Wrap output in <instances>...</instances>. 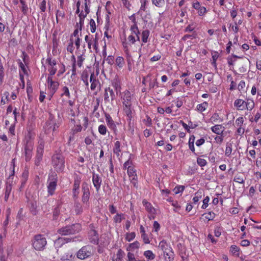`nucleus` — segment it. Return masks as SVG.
<instances>
[{"label":"nucleus","instance_id":"6e6d98bb","mask_svg":"<svg viewBox=\"0 0 261 261\" xmlns=\"http://www.w3.org/2000/svg\"><path fill=\"white\" fill-rule=\"evenodd\" d=\"M98 132L101 135H105L107 132V128L105 125L101 124L98 126Z\"/></svg>","mask_w":261,"mask_h":261},{"label":"nucleus","instance_id":"423d86ee","mask_svg":"<svg viewBox=\"0 0 261 261\" xmlns=\"http://www.w3.org/2000/svg\"><path fill=\"white\" fill-rule=\"evenodd\" d=\"M46 243V238L43 235L38 234L34 237L32 245L35 250L40 251L44 249Z\"/></svg>","mask_w":261,"mask_h":261},{"label":"nucleus","instance_id":"f03ea898","mask_svg":"<svg viewBox=\"0 0 261 261\" xmlns=\"http://www.w3.org/2000/svg\"><path fill=\"white\" fill-rule=\"evenodd\" d=\"M90 0H79L76 3V13L79 14L80 30L82 29V27L84 25L85 18L90 12Z\"/></svg>","mask_w":261,"mask_h":261},{"label":"nucleus","instance_id":"338daca9","mask_svg":"<svg viewBox=\"0 0 261 261\" xmlns=\"http://www.w3.org/2000/svg\"><path fill=\"white\" fill-rule=\"evenodd\" d=\"M198 13L199 16L204 15L206 12V9L204 7H198Z\"/></svg>","mask_w":261,"mask_h":261},{"label":"nucleus","instance_id":"603ef678","mask_svg":"<svg viewBox=\"0 0 261 261\" xmlns=\"http://www.w3.org/2000/svg\"><path fill=\"white\" fill-rule=\"evenodd\" d=\"M185 190V186H176L173 189V191L174 192L175 194H179L180 193H182V192Z\"/></svg>","mask_w":261,"mask_h":261},{"label":"nucleus","instance_id":"0e129e2a","mask_svg":"<svg viewBox=\"0 0 261 261\" xmlns=\"http://www.w3.org/2000/svg\"><path fill=\"white\" fill-rule=\"evenodd\" d=\"M210 201V197L208 196H206L203 200V204L201 206V208L205 209L208 205V202Z\"/></svg>","mask_w":261,"mask_h":261},{"label":"nucleus","instance_id":"c03bdc74","mask_svg":"<svg viewBox=\"0 0 261 261\" xmlns=\"http://www.w3.org/2000/svg\"><path fill=\"white\" fill-rule=\"evenodd\" d=\"M71 60L72 61V74L75 75L76 74V59L75 56L72 55L71 56Z\"/></svg>","mask_w":261,"mask_h":261},{"label":"nucleus","instance_id":"2eb2a0df","mask_svg":"<svg viewBox=\"0 0 261 261\" xmlns=\"http://www.w3.org/2000/svg\"><path fill=\"white\" fill-rule=\"evenodd\" d=\"M43 128L46 134H49L56 129V125L55 122L53 120H48L45 124Z\"/></svg>","mask_w":261,"mask_h":261},{"label":"nucleus","instance_id":"de8ad7c7","mask_svg":"<svg viewBox=\"0 0 261 261\" xmlns=\"http://www.w3.org/2000/svg\"><path fill=\"white\" fill-rule=\"evenodd\" d=\"M244 122V118L243 117H239L236 120L235 125L236 127L243 126Z\"/></svg>","mask_w":261,"mask_h":261},{"label":"nucleus","instance_id":"f704fd0d","mask_svg":"<svg viewBox=\"0 0 261 261\" xmlns=\"http://www.w3.org/2000/svg\"><path fill=\"white\" fill-rule=\"evenodd\" d=\"M73 43H74V41H73V38L72 37H70L69 41L67 46L66 49L68 52H69L70 53L72 54H73V51L74 49V47L73 46Z\"/></svg>","mask_w":261,"mask_h":261},{"label":"nucleus","instance_id":"4be33fe9","mask_svg":"<svg viewBox=\"0 0 261 261\" xmlns=\"http://www.w3.org/2000/svg\"><path fill=\"white\" fill-rule=\"evenodd\" d=\"M245 101L242 99H237L234 102V106L238 110H243L245 109Z\"/></svg>","mask_w":261,"mask_h":261},{"label":"nucleus","instance_id":"58836bf2","mask_svg":"<svg viewBox=\"0 0 261 261\" xmlns=\"http://www.w3.org/2000/svg\"><path fill=\"white\" fill-rule=\"evenodd\" d=\"M210 120L213 123L222 121V119L220 118L219 115L217 113H214L211 117Z\"/></svg>","mask_w":261,"mask_h":261},{"label":"nucleus","instance_id":"cd10ccee","mask_svg":"<svg viewBox=\"0 0 261 261\" xmlns=\"http://www.w3.org/2000/svg\"><path fill=\"white\" fill-rule=\"evenodd\" d=\"M150 32L148 30H143L141 33V40L142 42L146 43L148 41Z\"/></svg>","mask_w":261,"mask_h":261},{"label":"nucleus","instance_id":"a878e982","mask_svg":"<svg viewBox=\"0 0 261 261\" xmlns=\"http://www.w3.org/2000/svg\"><path fill=\"white\" fill-rule=\"evenodd\" d=\"M112 84L113 87L115 88L117 93L120 91V81L118 77H115L114 79V80L112 81Z\"/></svg>","mask_w":261,"mask_h":261},{"label":"nucleus","instance_id":"6ab92c4d","mask_svg":"<svg viewBox=\"0 0 261 261\" xmlns=\"http://www.w3.org/2000/svg\"><path fill=\"white\" fill-rule=\"evenodd\" d=\"M140 231L141 233V238L143 240V242L146 244H149L150 241L148 236L146 233L144 227L142 225H141L140 227Z\"/></svg>","mask_w":261,"mask_h":261},{"label":"nucleus","instance_id":"ea45409f","mask_svg":"<svg viewBox=\"0 0 261 261\" xmlns=\"http://www.w3.org/2000/svg\"><path fill=\"white\" fill-rule=\"evenodd\" d=\"M81 39L80 38L79 36H77L76 38L74 43L76 46V54L79 55V53H81L82 51L80 50V47L81 45Z\"/></svg>","mask_w":261,"mask_h":261},{"label":"nucleus","instance_id":"09e8293b","mask_svg":"<svg viewBox=\"0 0 261 261\" xmlns=\"http://www.w3.org/2000/svg\"><path fill=\"white\" fill-rule=\"evenodd\" d=\"M232 152V145L230 143H227L225 149V155L227 156H229Z\"/></svg>","mask_w":261,"mask_h":261},{"label":"nucleus","instance_id":"72a5a7b5","mask_svg":"<svg viewBox=\"0 0 261 261\" xmlns=\"http://www.w3.org/2000/svg\"><path fill=\"white\" fill-rule=\"evenodd\" d=\"M144 256L148 259L153 260L155 258V255L151 250H147L144 252Z\"/></svg>","mask_w":261,"mask_h":261},{"label":"nucleus","instance_id":"052dcab7","mask_svg":"<svg viewBox=\"0 0 261 261\" xmlns=\"http://www.w3.org/2000/svg\"><path fill=\"white\" fill-rule=\"evenodd\" d=\"M234 181L239 184H243L244 182L243 177L241 175H237L235 176Z\"/></svg>","mask_w":261,"mask_h":261},{"label":"nucleus","instance_id":"69168bd1","mask_svg":"<svg viewBox=\"0 0 261 261\" xmlns=\"http://www.w3.org/2000/svg\"><path fill=\"white\" fill-rule=\"evenodd\" d=\"M106 121L107 122V124L110 127L113 128L115 126L114 121L112 120V119L110 117H107Z\"/></svg>","mask_w":261,"mask_h":261},{"label":"nucleus","instance_id":"8fccbe9b","mask_svg":"<svg viewBox=\"0 0 261 261\" xmlns=\"http://www.w3.org/2000/svg\"><path fill=\"white\" fill-rule=\"evenodd\" d=\"M123 216V214H117L114 217V221L116 223H120L124 218Z\"/></svg>","mask_w":261,"mask_h":261},{"label":"nucleus","instance_id":"4468645a","mask_svg":"<svg viewBox=\"0 0 261 261\" xmlns=\"http://www.w3.org/2000/svg\"><path fill=\"white\" fill-rule=\"evenodd\" d=\"M57 180L56 178H53L52 179L49 178L47 181V192L48 195H53L54 194L55 191L56 189Z\"/></svg>","mask_w":261,"mask_h":261},{"label":"nucleus","instance_id":"b1692460","mask_svg":"<svg viewBox=\"0 0 261 261\" xmlns=\"http://www.w3.org/2000/svg\"><path fill=\"white\" fill-rule=\"evenodd\" d=\"M120 146H121V143H120V141H116L114 143V145L113 147V150L114 153H115L117 155V157H119L120 156V153L121 152V149Z\"/></svg>","mask_w":261,"mask_h":261},{"label":"nucleus","instance_id":"864d4df0","mask_svg":"<svg viewBox=\"0 0 261 261\" xmlns=\"http://www.w3.org/2000/svg\"><path fill=\"white\" fill-rule=\"evenodd\" d=\"M136 237V234L134 232H132L130 233H127L125 237V239L128 242L132 241L133 239H135Z\"/></svg>","mask_w":261,"mask_h":261},{"label":"nucleus","instance_id":"9d476101","mask_svg":"<svg viewBox=\"0 0 261 261\" xmlns=\"http://www.w3.org/2000/svg\"><path fill=\"white\" fill-rule=\"evenodd\" d=\"M98 38L97 34L95 35V37H89L88 35H86L85 37V40L87 43L88 48L91 50L92 48L96 50L98 47Z\"/></svg>","mask_w":261,"mask_h":261},{"label":"nucleus","instance_id":"1a4fd4ad","mask_svg":"<svg viewBox=\"0 0 261 261\" xmlns=\"http://www.w3.org/2000/svg\"><path fill=\"white\" fill-rule=\"evenodd\" d=\"M93 253V249L91 246H85L83 247L76 254L77 258L81 259H84L90 257Z\"/></svg>","mask_w":261,"mask_h":261},{"label":"nucleus","instance_id":"473e14b6","mask_svg":"<svg viewBox=\"0 0 261 261\" xmlns=\"http://www.w3.org/2000/svg\"><path fill=\"white\" fill-rule=\"evenodd\" d=\"M254 107V102L252 99H247L245 103V109L251 111Z\"/></svg>","mask_w":261,"mask_h":261},{"label":"nucleus","instance_id":"2f4dec72","mask_svg":"<svg viewBox=\"0 0 261 261\" xmlns=\"http://www.w3.org/2000/svg\"><path fill=\"white\" fill-rule=\"evenodd\" d=\"M208 107V103L206 101H204L200 104H198L196 107V110L199 112H203Z\"/></svg>","mask_w":261,"mask_h":261},{"label":"nucleus","instance_id":"49530a36","mask_svg":"<svg viewBox=\"0 0 261 261\" xmlns=\"http://www.w3.org/2000/svg\"><path fill=\"white\" fill-rule=\"evenodd\" d=\"M116 62L119 68H122L124 64V60L122 57H118L116 58Z\"/></svg>","mask_w":261,"mask_h":261},{"label":"nucleus","instance_id":"f3484780","mask_svg":"<svg viewBox=\"0 0 261 261\" xmlns=\"http://www.w3.org/2000/svg\"><path fill=\"white\" fill-rule=\"evenodd\" d=\"M110 96L111 97L112 100H113L115 98V95L113 89H111L110 87H108L106 88L105 90V101L109 102L110 101Z\"/></svg>","mask_w":261,"mask_h":261},{"label":"nucleus","instance_id":"ddd939ff","mask_svg":"<svg viewBox=\"0 0 261 261\" xmlns=\"http://www.w3.org/2000/svg\"><path fill=\"white\" fill-rule=\"evenodd\" d=\"M82 192L83 195L82 198V201L83 203H85L88 206H89L88 201L89 199L90 192L88 185L87 183H84L83 184Z\"/></svg>","mask_w":261,"mask_h":261},{"label":"nucleus","instance_id":"13d9d810","mask_svg":"<svg viewBox=\"0 0 261 261\" xmlns=\"http://www.w3.org/2000/svg\"><path fill=\"white\" fill-rule=\"evenodd\" d=\"M75 211L77 214H80L83 212L82 207L80 203H75Z\"/></svg>","mask_w":261,"mask_h":261},{"label":"nucleus","instance_id":"bb28decb","mask_svg":"<svg viewBox=\"0 0 261 261\" xmlns=\"http://www.w3.org/2000/svg\"><path fill=\"white\" fill-rule=\"evenodd\" d=\"M61 97H65L69 98L71 97L69 88L67 86H64L61 89V93L60 95Z\"/></svg>","mask_w":261,"mask_h":261},{"label":"nucleus","instance_id":"c756f323","mask_svg":"<svg viewBox=\"0 0 261 261\" xmlns=\"http://www.w3.org/2000/svg\"><path fill=\"white\" fill-rule=\"evenodd\" d=\"M74 257V254L71 251H68L64 253L61 257V259L63 261H67L71 260Z\"/></svg>","mask_w":261,"mask_h":261},{"label":"nucleus","instance_id":"680f3d73","mask_svg":"<svg viewBox=\"0 0 261 261\" xmlns=\"http://www.w3.org/2000/svg\"><path fill=\"white\" fill-rule=\"evenodd\" d=\"M171 204L174 207L173 211L175 212H178L180 209V206L178 204L177 201L172 200Z\"/></svg>","mask_w":261,"mask_h":261},{"label":"nucleus","instance_id":"0eeeda50","mask_svg":"<svg viewBox=\"0 0 261 261\" xmlns=\"http://www.w3.org/2000/svg\"><path fill=\"white\" fill-rule=\"evenodd\" d=\"M64 159L60 154H54L52 158V164L57 171H62L64 168Z\"/></svg>","mask_w":261,"mask_h":261},{"label":"nucleus","instance_id":"9b49d317","mask_svg":"<svg viewBox=\"0 0 261 261\" xmlns=\"http://www.w3.org/2000/svg\"><path fill=\"white\" fill-rule=\"evenodd\" d=\"M47 87L51 93L50 97H51L58 89L59 84L58 82L53 80V77H47Z\"/></svg>","mask_w":261,"mask_h":261},{"label":"nucleus","instance_id":"c85d7f7f","mask_svg":"<svg viewBox=\"0 0 261 261\" xmlns=\"http://www.w3.org/2000/svg\"><path fill=\"white\" fill-rule=\"evenodd\" d=\"M44 150V145L40 143L37 149V159L39 161L41 159Z\"/></svg>","mask_w":261,"mask_h":261},{"label":"nucleus","instance_id":"f257e3e1","mask_svg":"<svg viewBox=\"0 0 261 261\" xmlns=\"http://www.w3.org/2000/svg\"><path fill=\"white\" fill-rule=\"evenodd\" d=\"M129 19L132 20L133 24L130 25V31L131 34L126 39L122 41V45L125 52L127 53L129 50V47L135 44L137 41H140V32L136 22V19L134 15L129 17Z\"/></svg>","mask_w":261,"mask_h":261},{"label":"nucleus","instance_id":"4d7b16f0","mask_svg":"<svg viewBox=\"0 0 261 261\" xmlns=\"http://www.w3.org/2000/svg\"><path fill=\"white\" fill-rule=\"evenodd\" d=\"M230 251L234 255H239V248L236 245H232L230 247Z\"/></svg>","mask_w":261,"mask_h":261},{"label":"nucleus","instance_id":"e2e57ef3","mask_svg":"<svg viewBox=\"0 0 261 261\" xmlns=\"http://www.w3.org/2000/svg\"><path fill=\"white\" fill-rule=\"evenodd\" d=\"M47 62L48 64L49 67H56L57 62L55 60H53L50 58H48L47 59Z\"/></svg>","mask_w":261,"mask_h":261},{"label":"nucleus","instance_id":"a18cd8bd","mask_svg":"<svg viewBox=\"0 0 261 261\" xmlns=\"http://www.w3.org/2000/svg\"><path fill=\"white\" fill-rule=\"evenodd\" d=\"M80 184H81V178L80 177H79L78 176H76L74 178V186H73V188L75 189V190L76 189L79 190Z\"/></svg>","mask_w":261,"mask_h":261},{"label":"nucleus","instance_id":"e433bc0d","mask_svg":"<svg viewBox=\"0 0 261 261\" xmlns=\"http://www.w3.org/2000/svg\"><path fill=\"white\" fill-rule=\"evenodd\" d=\"M146 1L145 0H141V7L139 11H138V13L141 15L143 16V13L146 12Z\"/></svg>","mask_w":261,"mask_h":261},{"label":"nucleus","instance_id":"a19ab883","mask_svg":"<svg viewBox=\"0 0 261 261\" xmlns=\"http://www.w3.org/2000/svg\"><path fill=\"white\" fill-rule=\"evenodd\" d=\"M65 15V13L63 10H58L56 13V20L57 22H59L62 19Z\"/></svg>","mask_w":261,"mask_h":261},{"label":"nucleus","instance_id":"39448f33","mask_svg":"<svg viewBox=\"0 0 261 261\" xmlns=\"http://www.w3.org/2000/svg\"><path fill=\"white\" fill-rule=\"evenodd\" d=\"M81 230V226L79 224H75L67 226L59 229L58 232L61 235L66 236L79 232Z\"/></svg>","mask_w":261,"mask_h":261},{"label":"nucleus","instance_id":"393cba45","mask_svg":"<svg viewBox=\"0 0 261 261\" xmlns=\"http://www.w3.org/2000/svg\"><path fill=\"white\" fill-rule=\"evenodd\" d=\"M89 237L90 242L96 243L98 240L97 232L95 230H91L89 232Z\"/></svg>","mask_w":261,"mask_h":261},{"label":"nucleus","instance_id":"20e7f679","mask_svg":"<svg viewBox=\"0 0 261 261\" xmlns=\"http://www.w3.org/2000/svg\"><path fill=\"white\" fill-rule=\"evenodd\" d=\"M124 168L127 169L130 182L136 187L137 184V176L136 170L132 166V162L129 160L126 161L124 164Z\"/></svg>","mask_w":261,"mask_h":261},{"label":"nucleus","instance_id":"bf43d9fd","mask_svg":"<svg viewBox=\"0 0 261 261\" xmlns=\"http://www.w3.org/2000/svg\"><path fill=\"white\" fill-rule=\"evenodd\" d=\"M197 163L198 164V165H199L201 167H204L207 164L206 161L205 159L201 158H198L197 159Z\"/></svg>","mask_w":261,"mask_h":261},{"label":"nucleus","instance_id":"37998d69","mask_svg":"<svg viewBox=\"0 0 261 261\" xmlns=\"http://www.w3.org/2000/svg\"><path fill=\"white\" fill-rule=\"evenodd\" d=\"M203 216L205 218V219L210 221L214 219L215 217V214L213 212H210L208 213L203 214Z\"/></svg>","mask_w":261,"mask_h":261},{"label":"nucleus","instance_id":"5701e85b","mask_svg":"<svg viewBox=\"0 0 261 261\" xmlns=\"http://www.w3.org/2000/svg\"><path fill=\"white\" fill-rule=\"evenodd\" d=\"M159 248L162 250L163 253L172 249L170 245L165 240H162L160 242Z\"/></svg>","mask_w":261,"mask_h":261},{"label":"nucleus","instance_id":"4c0bfd02","mask_svg":"<svg viewBox=\"0 0 261 261\" xmlns=\"http://www.w3.org/2000/svg\"><path fill=\"white\" fill-rule=\"evenodd\" d=\"M194 142H195V137L194 136H191L189 139V149L193 152H195V147H194Z\"/></svg>","mask_w":261,"mask_h":261},{"label":"nucleus","instance_id":"c9c22d12","mask_svg":"<svg viewBox=\"0 0 261 261\" xmlns=\"http://www.w3.org/2000/svg\"><path fill=\"white\" fill-rule=\"evenodd\" d=\"M202 195L203 193L201 191L196 192L192 199L193 203H196L202 198Z\"/></svg>","mask_w":261,"mask_h":261},{"label":"nucleus","instance_id":"79ce46f5","mask_svg":"<svg viewBox=\"0 0 261 261\" xmlns=\"http://www.w3.org/2000/svg\"><path fill=\"white\" fill-rule=\"evenodd\" d=\"M12 188L11 185L7 186L5 190L4 200L5 201H7L10 196Z\"/></svg>","mask_w":261,"mask_h":261},{"label":"nucleus","instance_id":"6e6552de","mask_svg":"<svg viewBox=\"0 0 261 261\" xmlns=\"http://www.w3.org/2000/svg\"><path fill=\"white\" fill-rule=\"evenodd\" d=\"M26 144L24 147L25 160L29 161L32 156V151L33 149L34 143L31 139V134L25 137Z\"/></svg>","mask_w":261,"mask_h":261},{"label":"nucleus","instance_id":"f8f14e48","mask_svg":"<svg viewBox=\"0 0 261 261\" xmlns=\"http://www.w3.org/2000/svg\"><path fill=\"white\" fill-rule=\"evenodd\" d=\"M142 203L146 210L149 213L148 218L149 219H154L156 213L155 209L152 206L150 203L148 202L146 200H143Z\"/></svg>","mask_w":261,"mask_h":261},{"label":"nucleus","instance_id":"7ed1b4c3","mask_svg":"<svg viewBox=\"0 0 261 261\" xmlns=\"http://www.w3.org/2000/svg\"><path fill=\"white\" fill-rule=\"evenodd\" d=\"M121 99L123 104V110L128 119L130 120L132 117V105L134 100V96L130 92L125 90L121 94Z\"/></svg>","mask_w":261,"mask_h":261},{"label":"nucleus","instance_id":"a211bd4d","mask_svg":"<svg viewBox=\"0 0 261 261\" xmlns=\"http://www.w3.org/2000/svg\"><path fill=\"white\" fill-rule=\"evenodd\" d=\"M85 48V46H84ZM86 49L84 48L82 50L81 53H79V55H77V61H76V65H77L79 67L81 68L83 62L84 61L85 58L84 57V54L85 53Z\"/></svg>","mask_w":261,"mask_h":261},{"label":"nucleus","instance_id":"7c9ffc66","mask_svg":"<svg viewBox=\"0 0 261 261\" xmlns=\"http://www.w3.org/2000/svg\"><path fill=\"white\" fill-rule=\"evenodd\" d=\"M140 247V243L138 241H135L133 243L129 244L128 246L126 248L127 251H134L136 249H138Z\"/></svg>","mask_w":261,"mask_h":261},{"label":"nucleus","instance_id":"dca6fc26","mask_svg":"<svg viewBox=\"0 0 261 261\" xmlns=\"http://www.w3.org/2000/svg\"><path fill=\"white\" fill-rule=\"evenodd\" d=\"M101 182L102 180L99 175L93 173L92 175V182L97 192H98L100 188Z\"/></svg>","mask_w":261,"mask_h":261},{"label":"nucleus","instance_id":"412c9836","mask_svg":"<svg viewBox=\"0 0 261 261\" xmlns=\"http://www.w3.org/2000/svg\"><path fill=\"white\" fill-rule=\"evenodd\" d=\"M163 255L165 261H173L174 253L173 251L172 248L163 253Z\"/></svg>","mask_w":261,"mask_h":261},{"label":"nucleus","instance_id":"5fc2aeb1","mask_svg":"<svg viewBox=\"0 0 261 261\" xmlns=\"http://www.w3.org/2000/svg\"><path fill=\"white\" fill-rule=\"evenodd\" d=\"M90 30L91 33H93L96 30V24L95 21L91 19L89 22Z\"/></svg>","mask_w":261,"mask_h":261},{"label":"nucleus","instance_id":"3c124183","mask_svg":"<svg viewBox=\"0 0 261 261\" xmlns=\"http://www.w3.org/2000/svg\"><path fill=\"white\" fill-rule=\"evenodd\" d=\"M48 70L49 71V74L47 77H53V75H54L57 72V68L54 67H48Z\"/></svg>","mask_w":261,"mask_h":261},{"label":"nucleus","instance_id":"774afa93","mask_svg":"<svg viewBox=\"0 0 261 261\" xmlns=\"http://www.w3.org/2000/svg\"><path fill=\"white\" fill-rule=\"evenodd\" d=\"M152 3L157 7H162L164 4V0H152Z\"/></svg>","mask_w":261,"mask_h":261},{"label":"nucleus","instance_id":"aec40b11","mask_svg":"<svg viewBox=\"0 0 261 261\" xmlns=\"http://www.w3.org/2000/svg\"><path fill=\"white\" fill-rule=\"evenodd\" d=\"M211 130L217 135L222 134L224 131L225 128L222 125L216 124L211 128Z\"/></svg>","mask_w":261,"mask_h":261}]
</instances>
